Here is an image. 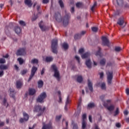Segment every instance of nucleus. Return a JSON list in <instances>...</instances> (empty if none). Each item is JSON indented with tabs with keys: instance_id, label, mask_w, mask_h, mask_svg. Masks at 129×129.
Returning <instances> with one entry per match:
<instances>
[{
	"instance_id": "obj_1",
	"label": "nucleus",
	"mask_w": 129,
	"mask_h": 129,
	"mask_svg": "<svg viewBox=\"0 0 129 129\" xmlns=\"http://www.w3.org/2000/svg\"><path fill=\"white\" fill-rule=\"evenodd\" d=\"M65 13L66 14L62 18L61 14L58 12H55L53 17L56 22H58V23H61L62 22L63 26L67 27V26L69 25V21H70V19H71V15L70 13H67L66 11H65Z\"/></svg>"
},
{
	"instance_id": "obj_2",
	"label": "nucleus",
	"mask_w": 129,
	"mask_h": 129,
	"mask_svg": "<svg viewBox=\"0 0 129 129\" xmlns=\"http://www.w3.org/2000/svg\"><path fill=\"white\" fill-rule=\"evenodd\" d=\"M51 69L54 72L53 76L56 78L57 81H60L61 77H60V72L58 71V68L55 64L51 66Z\"/></svg>"
},
{
	"instance_id": "obj_3",
	"label": "nucleus",
	"mask_w": 129,
	"mask_h": 129,
	"mask_svg": "<svg viewBox=\"0 0 129 129\" xmlns=\"http://www.w3.org/2000/svg\"><path fill=\"white\" fill-rule=\"evenodd\" d=\"M51 51L54 54L58 53V39H53L51 42Z\"/></svg>"
},
{
	"instance_id": "obj_4",
	"label": "nucleus",
	"mask_w": 129,
	"mask_h": 129,
	"mask_svg": "<svg viewBox=\"0 0 129 129\" xmlns=\"http://www.w3.org/2000/svg\"><path fill=\"white\" fill-rule=\"evenodd\" d=\"M46 107H43L42 109V106L40 105H35L34 106V109L33 110L34 112H38L37 116H41L45 111Z\"/></svg>"
},
{
	"instance_id": "obj_5",
	"label": "nucleus",
	"mask_w": 129,
	"mask_h": 129,
	"mask_svg": "<svg viewBox=\"0 0 129 129\" xmlns=\"http://www.w3.org/2000/svg\"><path fill=\"white\" fill-rule=\"evenodd\" d=\"M47 97V94L46 92H42L40 94L36 99L37 102H39V103H44V100Z\"/></svg>"
},
{
	"instance_id": "obj_6",
	"label": "nucleus",
	"mask_w": 129,
	"mask_h": 129,
	"mask_svg": "<svg viewBox=\"0 0 129 129\" xmlns=\"http://www.w3.org/2000/svg\"><path fill=\"white\" fill-rule=\"evenodd\" d=\"M107 75V82L108 84L109 85H110L112 82V79L113 78V72H107L106 73Z\"/></svg>"
},
{
	"instance_id": "obj_7",
	"label": "nucleus",
	"mask_w": 129,
	"mask_h": 129,
	"mask_svg": "<svg viewBox=\"0 0 129 129\" xmlns=\"http://www.w3.org/2000/svg\"><path fill=\"white\" fill-rule=\"evenodd\" d=\"M38 70V68L33 66L31 69V74L29 76V78L28 80V82H29V81H31L32 80V79L35 76V74H36V72H37V71Z\"/></svg>"
},
{
	"instance_id": "obj_8",
	"label": "nucleus",
	"mask_w": 129,
	"mask_h": 129,
	"mask_svg": "<svg viewBox=\"0 0 129 129\" xmlns=\"http://www.w3.org/2000/svg\"><path fill=\"white\" fill-rule=\"evenodd\" d=\"M23 117L24 118H21L20 119V122L21 123H23V122H25V121H28L29 120V118L30 117V116H29V114H28L26 112H23Z\"/></svg>"
},
{
	"instance_id": "obj_9",
	"label": "nucleus",
	"mask_w": 129,
	"mask_h": 129,
	"mask_svg": "<svg viewBox=\"0 0 129 129\" xmlns=\"http://www.w3.org/2000/svg\"><path fill=\"white\" fill-rule=\"evenodd\" d=\"M38 25L40 29L42 32H45V31H47V30H48V27L45 25L43 21H40Z\"/></svg>"
},
{
	"instance_id": "obj_10",
	"label": "nucleus",
	"mask_w": 129,
	"mask_h": 129,
	"mask_svg": "<svg viewBox=\"0 0 129 129\" xmlns=\"http://www.w3.org/2000/svg\"><path fill=\"white\" fill-rule=\"evenodd\" d=\"M102 41L103 46H107V47H109V40L106 37L102 36Z\"/></svg>"
},
{
	"instance_id": "obj_11",
	"label": "nucleus",
	"mask_w": 129,
	"mask_h": 129,
	"mask_svg": "<svg viewBox=\"0 0 129 129\" xmlns=\"http://www.w3.org/2000/svg\"><path fill=\"white\" fill-rule=\"evenodd\" d=\"M17 56H24L26 55V51L25 48H20L16 52Z\"/></svg>"
},
{
	"instance_id": "obj_12",
	"label": "nucleus",
	"mask_w": 129,
	"mask_h": 129,
	"mask_svg": "<svg viewBox=\"0 0 129 129\" xmlns=\"http://www.w3.org/2000/svg\"><path fill=\"white\" fill-rule=\"evenodd\" d=\"M88 87L91 92H93V84L89 79L88 80Z\"/></svg>"
},
{
	"instance_id": "obj_13",
	"label": "nucleus",
	"mask_w": 129,
	"mask_h": 129,
	"mask_svg": "<svg viewBox=\"0 0 129 129\" xmlns=\"http://www.w3.org/2000/svg\"><path fill=\"white\" fill-rule=\"evenodd\" d=\"M124 19L122 17H120L118 19V21L117 22V25H119V26H123L124 25Z\"/></svg>"
},
{
	"instance_id": "obj_14",
	"label": "nucleus",
	"mask_w": 129,
	"mask_h": 129,
	"mask_svg": "<svg viewBox=\"0 0 129 129\" xmlns=\"http://www.w3.org/2000/svg\"><path fill=\"white\" fill-rule=\"evenodd\" d=\"M16 85L17 89H21V88H22V86H23V82L21 81H17L16 82Z\"/></svg>"
},
{
	"instance_id": "obj_15",
	"label": "nucleus",
	"mask_w": 129,
	"mask_h": 129,
	"mask_svg": "<svg viewBox=\"0 0 129 129\" xmlns=\"http://www.w3.org/2000/svg\"><path fill=\"white\" fill-rule=\"evenodd\" d=\"M9 91H10V96L12 97L14 99H15V94H16V92H15V90L13 89H10Z\"/></svg>"
},
{
	"instance_id": "obj_16",
	"label": "nucleus",
	"mask_w": 129,
	"mask_h": 129,
	"mask_svg": "<svg viewBox=\"0 0 129 129\" xmlns=\"http://www.w3.org/2000/svg\"><path fill=\"white\" fill-rule=\"evenodd\" d=\"M70 103V99L69 98V96H68L67 98L66 105L64 107V110H66V111H67V110H68V109L67 108V105H68V104H69Z\"/></svg>"
},
{
	"instance_id": "obj_17",
	"label": "nucleus",
	"mask_w": 129,
	"mask_h": 129,
	"mask_svg": "<svg viewBox=\"0 0 129 129\" xmlns=\"http://www.w3.org/2000/svg\"><path fill=\"white\" fill-rule=\"evenodd\" d=\"M86 65L88 68H91V60H90V59L86 60Z\"/></svg>"
},
{
	"instance_id": "obj_18",
	"label": "nucleus",
	"mask_w": 129,
	"mask_h": 129,
	"mask_svg": "<svg viewBox=\"0 0 129 129\" xmlns=\"http://www.w3.org/2000/svg\"><path fill=\"white\" fill-rule=\"evenodd\" d=\"M25 4L26 5V6H28L29 8H31V7L32 6L31 0H25Z\"/></svg>"
},
{
	"instance_id": "obj_19",
	"label": "nucleus",
	"mask_w": 129,
	"mask_h": 129,
	"mask_svg": "<svg viewBox=\"0 0 129 129\" xmlns=\"http://www.w3.org/2000/svg\"><path fill=\"white\" fill-rule=\"evenodd\" d=\"M89 56H90V52H86L85 53L82 54L81 55V57L82 58V59H86V58H88V57H89Z\"/></svg>"
},
{
	"instance_id": "obj_20",
	"label": "nucleus",
	"mask_w": 129,
	"mask_h": 129,
	"mask_svg": "<svg viewBox=\"0 0 129 129\" xmlns=\"http://www.w3.org/2000/svg\"><path fill=\"white\" fill-rule=\"evenodd\" d=\"M29 95H34V94H36V89L33 88L29 89Z\"/></svg>"
},
{
	"instance_id": "obj_21",
	"label": "nucleus",
	"mask_w": 129,
	"mask_h": 129,
	"mask_svg": "<svg viewBox=\"0 0 129 129\" xmlns=\"http://www.w3.org/2000/svg\"><path fill=\"white\" fill-rule=\"evenodd\" d=\"M14 31L16 34H20L21 33V28L19 26H16Z\"/></svg>"
},
{
	"instance_id": "obj_22",
	"label": "nucleus",
	"mask_w": 129,
	"mask_h": 129,
	"mask_svg": "<svg viewBox=\"0 0 129 129\" xmlns=\"http://www.w3.org/2000/svg\"><path fill=\"white\" fill-rule=\"evenodd\" d=\"M38 88H42L43 85H44V82L42 80H39L38 82Z\"/></svg>"
},
{
	"instance_id": "obj_23",
	"label": "nucleus",
	"mask_w": 129,
	"mask_h": 129,
	"mask_svg": "<svg viewBox=\"0 0 129 129\" xmlns=\"http://www.w3.org/2000/svg\"><path fill=\"white\" fill-rule=\"evenodd\" d=\"M9 66H6L5 64H1L0 65V70H7L8 69Z\"/></svg>"
},
{
	"instance_id": "obj_24",
	"label": "nucleus",
	"mask_w": 129,
	"mask_h": 129,
	"mask_svg": "<svg viewBox=\"0 0 129 129\" xmlns=\"http://www.w3.org/2000/svg\"><path fill=\"white\" fill-rule=\"evenodd\" d=\"M58 4L62 10H63L64 9V8H65V6L64 5V3H63V1H62V0H59Z\"/></svg>"
},
{
	"instance_id": "obj_25",
	"label": "nucleus",
	"mask_w": 129,
	"mask_h": 129,
	"mask_svg": "<svg viewBox=\"0 0 129 129\" xmlns=\"http://www.w3.org/2000/svg\"><path fill=\"white\" fill-rule=\"evenodd\" d=\"M3 105H4V106H6V107L9 106V103H8V100H7V99H6L5 98L3 99Z\"/></svg>"
},
{
	"instance_id": "obj_26",
	"label": "nucleus",
	"mask_w": 129,
	"mask_h": 129,
	"mask_svg": "<svg viewBox=\"0 0 129 129\" xmlns=\"http://www.w3.org/2000/svg\"><path fill=\"white\" fill-rule=\"evenodd\" d=\"M58 96L59 97L58 102L59 103H62V97H61V91H57Z\"/></svg>"
},
{
	"instance_id": "obj_27",
	"label": "nucleus",
	"mask_w": 129,
	"mask_h": 129,
	"mask_svg": "<svg viewBox=\"0 0 129 129\" xmlns=\"http://www.w3.org/2000/svg\"><path fill=\"white\" fill-rule=\"evenodd\" d=\"M107 109L109 110V111H112L114 110V105H111L107 107Z\"/></svg>"
},
{
	"instance_id": "obj_28",
	"label": "nucleus",
	"mask_w": 129,
	"mask_h": 129,
	"mask_svg": "<svg viewBox=\"0 0 129 129\" xmlns=\"http://www.w3.org/2000/svg\"><path fill=\"white\" fill-rule=\"evenodd\" d=\"M106 62V59L105 58H103L101 59L100 61V64L101 65V66H104L105 65V63Z\"/></svg>"
},
{
	"instance_id": "obj_29",
	"label": "nucleus",
	"mask_w": 129,
	"mask_h": 129,
	"mask_svg": "<svg viewBox=\"0 0 129 129\" xmlns=\"http://www.w3.org/2000/svg\"><path fill=\"white\" fill-rule=\"evenodd\" d=\"M42 125V129H49V123L46 124L45 122H43Z\"/></svg>"
},
{
	"instance_id": "obj_30",
	"label": "nucleus",
	"mask_w": 129,
	"mask_h": 129,
	"mask_svg": "<svg viewBox=\"0 0 129 129\" xmlns=\"http://www.w3.org/2000/svg\"><path fill=\"white\" fill-rule=\"evenodd\" d=\"M62 48L64 49V50H67L68 48H69V46L68 45V44L66 42H64L62 45Z\"/></svg>"
},
{
	"instance_id": "obj_31",
	"label": "nucleus",
	"mask_w": 129,
	"mask_h": 129,
	"mask_svg": "<svg viewBox=\"0 0 129 129\" xmlns=\"http://www.w3.org/2000/svg\"><path fill=\"white\" fill-rule=\"evenodd\" d=\"M77 82H79V83H81V82L83 81V78H82V76H79L77 77Z\"/></svg>"
},
{
	"instance_id": "obj_32",
	"label": "nucleus",
	"mask_w": 129,
	"mask_h": 129,
	"mask_svg": "<svg viewBox=\"0 0 129 129\" xmlns=\"http://www.w3.org/2000/svg\"><path fill=\"white\" fill-rule=\"evenodd\" d=\"M95 55L96 56H99L100 57H101V48L100 47H99L98 51L96 52Z\"/></svg>"
},
{
	"instance_id": "obj_33",
	"label": "nucleus",
	"mask_w": 129,
	"mask_h": 129,
	"mask_svg": "<svg viewBox=\"0 0 129 129\" xmlns=\"http://www.w3.org/2000/svg\"><path fill=\"white\" fill-rule=\"evenodd\" d=\"M93 107H95L94 103H90L88 104V108H93Z\"/></svg>"
},
{
	"instance_id": "obj_34",
	"label": "nucleus",
	"mask_w": 129,
	"mask_h": 129,
	"mask_svg": "<svg viewBox=\"0 0 129 129\" xmlns=\"http://www.w3.org/2000/svg\"><path fill=\"white\" fill-rule=\"evenodd\" d=\"M82 129H86V121L85 120H82Z\"/></svg>"
},
{
	"instance_id": "obj_35",
	"label": "nucleus",
	"mask_w": 129,
	"mask_h": 129,
	"mask_svg": "<svg viewBox=\"0 0 129 129\" xmlns=\"http://www.w3.org/2000/svg\"><path fill=\"white\" fill-rule=\"evenodd\" d=\"M31 64H38V63H39V61L37 59L34 58L31 60Z\"/></svg>"
},
{
	"instance_id": "obj_36",
	"label": "nucleus",
	"mask_w": 129,
	"mask_h": 129,
	"mask_svg": "<svg viewBox=\"0 0 129 129\" xmlns=\"http://www.w3.org/2000/svg\"><path fill=\"white\" fill-rule=\"evenodd\" d=\"M118 6H122L123 5V0H116Z\"/></svg>"
},
{
	"instance_id": "obj_37",
	"label": "nucleus",
	"mask_w": 129,
	"mask_h": 129,
	"mask_svg": "<svg viewBox=\"0 0 129 129\" xmlns=\"http://www.w3.org/2000/svg\"><path fill=\"white\" fill-rule=\"evenodd\" d=\"M81 38V34H77L74 36V39L75 40H78Z\"/></svg>"
},
{
	"instance_id": "obj_38",
	"label": "nucleus",
	"mask_w": 129,
	"mask_h": 129,
	"mask_svg": "<svg viewBox=\"0 0 129 129\" xmlns=\"http://www.w3.org/2000/svg\"><path fill=\"white\" fill-rule=\"evenodd\" d=\"M17 60L19 61L20 65H22V64L24 63V59H23V58H18Z\"/></svg>"
},
{
	"instance_id": "obj_39",
	"label": "nucleus",
	"mask_w": 129,
	"mask_h": 129,
	"mask_svg": "<svg viewBox=\"0 0 129 129\" xmlns=\"http://www.w3.org/2000/svg\"><path fill=\"white\" fill-rule=\"evenodd\" d=\"M92 32H94L95 33L97 32L98 31V28L96 27H93L91 28Z\"/></svg>"
},
{
	"instance_id": "obj_40",
	"label": "nucleus",
	"mask_w": 129,
	"mask_h": 129,
	"mask_svg": "<svg viewBox=\"0 0 129 129\" xmlns=\"http://www.w3.org/2000/svg\"><path fill=\"white\" fill-rule=\"evenodd\" d=\"M96 6H97V3L96 2H95L94 3V5L91 8V11H92V12H94V9L95 8V7H96Z\"/></svg>"
},
{
	"instance_id": "obj_41",
	"label": "nucleus",
	"mask_w": 129,
	"mask_h": 129,
	"mask_svg": "<svg viewBox=\"0 0 129 129\" xmlns=\"http://www.w3.org/2000/svg\"><path fill=\"white\" fill-rule=\"evenodd\" d=\"M118 113H119V109L118 108H116V110L114 112V116H116Z\"/></svg>"
},
{
	"instance_id": "obj_42",
	"label": "nucleus",
	"mask_w": 129,
	"mask_h": 129,
	"mask_svg": "<svg viewBox=\"0 0 129 129\" xmlns=\"http://www.w3.org/2000/svg\"><path fill=\"white\" fill-rule=\"evenodd\" d=\"M19 24L21 26H22L23 27H25V26H26V23H25V21H20Z\"/></svg>"
},
{
	"instance_id": "obj_43",
	"label": "nucleus",
	"mask_w": 129,
	"mask_h": 129,
	"mask_svg": "<svg viewBox=\"0 0 129 129\" xmlns=\"http://www.w3.org/2000/svg\"><path fill=\"white\" fill-rule=\"evenodd\" d=\"M77 8H81L82 7V3L78 2L76 4Z\"/></svg>"
},
{
	"instance_id": "obj_44",
	"label": "nucleus",
	"mask_w": 129,
	"mask_h": 129,
	"mask_svg": "<svg viewBox=\"0 0 129 129\" xmlns=\"http://www.w3.org/2000/svg\"><path fill=\"white\" fill-rule=\"evenodd\" d=\"M61 117H62V115H59L58 116H56V118H55L56 121H59V120H60V119H61Z\"/></svg>"
},
{
	"instance_id": "obj_45",
	"label": "nucleus",
	"mask_w": 129,
	"mask_h": 129,
	"mask_svg": "<svg viewBox=\"0 0 129 129\" xmlns=\"http://www.w3.org/2000/svg\"><path fill=\"white\" fill-rule=\"evenodd\" d=\"M115 52H120L121 51V47H116L115 48Z\"/></svg>"
},
{
	"instance_id": "obj_46",
	"label": "nucleus",
	"mask_w": 129,
	"mask_h": 129,
	"mask_svg": "<svg viewBox=\"0 0 129 129\" xmlns=\"http://www.w3.org/2000/svg\"><path fill=\"white\" fill-rule=\"evenodd\" d=\"M101 89L105 90L106 89V87L105 86V83H103L101 85Z\"/></svg>"
},
{
	"instance_id": "obj_47",
	"label": "nucleus",
	"mask_w": 129,
	"mask_h": 129,
	"mask_svg": "<svg viewBox=\"0 0 129 129\" xmlns=\"http://www.w3.org/2000/svg\"><path fill=\"white\" fill-rule=\"evenodd\" d=\"M6 63V59L5 58H0V64H5Z\"/></svg>"
},
{
	"instance_id": "obj_48",
	"label": "nucleus",
	"mask_w": 129,
	"mask_h": 129,
	"mask_svg": "<svg viewBox=\"0 0 129 129\" xmlns=\"http://www.w3.org/2000/svg\"><path fill=\"white\" fill-rule=\"evenodd\" d=\"M27 72H28V71L27 70H24L21 72V74L22 75H26Z\"/></svg>"
},
{
	"instance_id": "obj_49",
	"label": "nucleus",
	"mask_w": 129,
	"mask_h": 129,
	"mask_svg": "<svg viewBox=\"0 0 129 129\" xmlns=\"http://www.w3.org/2000/svg\"><path fill=\"white\" fill-rule=\"evenodd\" d=\"M34 17L33 18H32V20L33 21H36V20H37V19H38V15H35V13L34 14Z\"/></svg>"
},
{
	"instance_id": "obj_50",
	"label": "nucleus",
	"mask_w": 129,
	"mask_h": 129,
	"mask_svg": "<svg viewBox=\"0 0 129 129\" xmlns=\"http://www.w3.org/2000/svg\"><path fill=\"white\" fill-rule=\"evenodd\" d=\"M43 60L45 61V62H49V56H46L45 59L44 56H43Z\"/></svg>"
},
{
	"instance_id": "obj_51",
	"label": "nucleus",
	"mask_w": 129,
	"mask_h": 129,
	"mask_svg": "<svg viewBox=\"0 0 129 129\" xmlns=\"http://www.w3.org/2000/svg\"><path fill=\"white\" fill-rule=\"evenodd\" d=\"M84 52V48H81L79 50V53L80 54H82V53Z\"/></svg>"
},
{
	"instance_id": "obj_52",
	"label": "nucleus",
	"mask_w": 129,
	"mask_h": 129,
	"mask_svg": "<svg viewBox=\"0 0 129 129\" xmlns=\"http://www.w3.org/2000/svg\"><path fill=\"white\" fill-rule=\"evenodd\" d=\"M75 58L76 60L78 61V63H80V58L79 57V56L76 55Z\"/></svg>"
},
{
	"instance_id": "obj_53",
	"label": "nucleus",
	"mask_w": 129,
	"mask_h": 129,
	"mask_svg": "<svg viewBox=\"0 0 129 129\" xmlns=\"http://www.w3.org/2000/svg\"><path fill=\"white\" fill-rule=\"evenodd\" d=\"M82 118H83V120H85V119H86V114H83Z\"/></svg>"
},
{
	"instance_id": "obj_54",
	"label": "nucleus",
	"mask_w": 129,
	"mask_h": 129,
	"mask_svg": "<svg viewBox=\"0 0 129 129\" xmlns=\"http://www.w3.org/2000/svg\"><path fill=\"white\" fill-rule=\"evenodd\" d=\"M45 73V68H43L42 70L41 71V75H43Z\"/></svg>"
},
{
	"instance_id": "obj_55",
	"label": "nucleus",
	"mask_w": 129,
	"mask_h": 129,
	"mask_svg": "<svg viewBox=\"0 0 129 129\" xmlns=\"http://www.w3.org/2000/svg\"><path fill=\"white\" fill-rule=\"evenodd\" d=\"M86 33V31H83L81 32V34H80V35H81V37H82V36H83L84 35H85Z\"/></svg>"
},
{
	"instance_id": "obj_56",
	"label": "nucleus",
	"mask_w": 129,
	"mask_h": 129,
	"mask_svg": "<svg viewBox=\"0 0 129 129\" xmlns=\"http://www.w3.org/2000/svg\"><path fill=\"white\" fill-rule=\"evenodd\" d=\"M89 120L90 122H92V116L90 115L89 116Z\"/></svg>"
},
{
	"instance_id": "obj_57",
	"label": "nucleus",
	"mask_w": 129,
	"mask_h": 129,
	"mask_svg": "<svg viewBox=\"0 0 129 129\" xmlns=\"http://www.w3.org/2000/svg\"><path fill=\"white\" fill-rule=\"evenodd\" d=\"M73 129H78V126L77 125V124H74Z\"/></svg>"
},
{
	"instance_id": "obj_58",
	"label": "nucleus",
	"mask_w": 129,
	"mask_h": 129,
	"mask_svg": "<svg viewBox=\"0 0 129 129\" xmlns=\"http://www.w3.org/2000/svg\"><path fill=\"white\" fill-rule=\"evenodd\" d=\"M75 10L74 7H72L71 9V12L72 13V14H73V13H74Z\"/></svg>"
},
{
	"instance_id": "obj_59",
	"label": "nucleus",
	"mask_w": 129,
	"mask_h": 129,
	"mask_svg": "<svg viewBox=\"0 0 129 129\" xmlns=\"http://www.w3.org/2000/svg\"><path fill=\"white\" fill-rule=\"evenodd\" d=\"M42 3L43 4H48V3H49V0H43Z\"/></svg>"
},
{
	"instance_id": "obj_60",
	"label": "nucleus",
	"mask_w": 129,
	"mask_h": 129,
	"mask_svg": "<svg viewBox=\"0 0 129 129\" xmlns=\"http://www.w3.org/2000/svg\"><path fill=\"white\" fill-rule=\"evenodd\" d=\"M104 74L103 72L100 73V78H103Z\"/></svg>"
},
{
	"instance_id": "obj_61",
	"label": "nucleus",
	"mask_w": 129,
	"mask_h": 129,
	"mask_svg": "<svg viewBox=\"0 0 129 129\" xmlns=\"http://www.w3.org/2000/svg\"><path fill=\"white\" fill-rule=\"evenodd\" d=\"M53 57L49 56V62H52L53 61Z\"/></svg>"
},
{
	"instance_id": "obj_62",
	"label": "nucleus",
	"mask_w": 129,
	"mask_h": 129,
	"mask_svg": "<svg viewBox=\"0 0 129 129\" xmlns=\"http://www.w3.org/2000/svg\"><path fill=\"white\" fill-rule=\"evenodd\" d=\"M36 126V124L33 125L32 127H29V129H34Z\"/></svg>"
},
{
	"instance_id": "obj_63",
	"label": "nucleus",
	"mask_w": 129,
	"mask_h": 129,
	"mask_svg": "<svg viewBox=\"0 0 129 129\" xmlns=\"http://www.w3.org/2000/svg\"><path fill=\"white\" fill-rule=\"evenodd\" d=\"M116 127H120L121 126L120 123H116Z\"/></svg>"
},
{
	"instance_id": "obj_64",
	"label": "nucleus",
	"mask_w": 129,
	"mask_h": 129,
	"mask_svg": "<svg viewBox=\"0 0 129 129\" xmlns=\"http://www.w3.org/2000/svg\"><path fill=\"white\" fill-rule=\"evenodd\" d=\"M94 125H95V129H100L96 124H95Z\"/></svg>"
}]
</instances>
